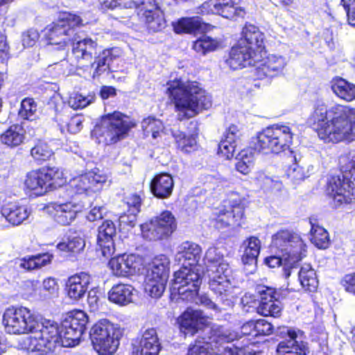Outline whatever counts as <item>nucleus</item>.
<instances>
[{
  "label": "nucleus",
  "mask_w": 355,
  "mask_h": 355,
  "mask_svg": "<svg viewBox=\"0 0 355 355\" xmlns=\"http://www.w3.org/2000/svg\"><path fill=\"white\" fill-rule=\"evenodd\" d=\"M309 122L324 142L355 141V109L349 106L338 104L328 109L324 103H318Z\"/></svg>",
  "instance_id": "obj_1"
},
{
  "label": "nucleus",
  "mask_w": 355,
  "mask_h": 355,
  "mask_svg": "<svg viewBox=\"0 0 355 355\" xmlns=\"http://www.w3.org/2000/svg\"><path fill=\"white\" fill-rule=\"evenodd\" d=\"M166 85V93L175 104L180 121L192 118L211 106V97L196 82L175 78Z\"/></svg>",
  "instance_id": "obj_2"
},
{
  "label": "nucleus",
  "mask_w": 355,
  "mask_h": 355,
  "mask_svg": "<svg viewBox=\"0 0 355 355\" xmlns=\"http://www.w3.org/2000/svg\"><path fill=\"white\" fill-rule=\"evenodd\" d=\"M342 175L330 178L327 183L328 194L336 207L351 205L355 208V153L339 157Z\"/></svg>",
  "instance_id": "obj_3"
},
{
  "label": "nucleus",
  "mask_w": 355,
  "mask_h": 355,
  "mask_svg": "<svg viewBox=\"0 0 355 355\" xmlns=\"http://www.w3.org/2000/svg\"><path fill=\"white\" fill-rule=\"evenodd\" d=\"M98 51L96 40L86 37L74 43L72 55L78 64H89L94 69L93 77L99 76L110 69V62L121 55V50L114 47Z\"/></svg>",
  "instance_id": "obj_4"
},
{
  "label": "nucleus",
  "mask_w": 355,
  "mask_h": 355,
  "mask_svg": "<svg viewBox=\"0 0 355 355\" xmlns=\"http://www.w3.org/2000/svg\"><path fill=\"white\" fill-rule=\"evenodd\" d=\"M135 125L136 122L130 117L119 112H114L102 116L93 133L99 143L110 145L125 138L128 131Z\"/></svg>",
  "instance_id": "obj_5"
},
{
  "label": "nucleus",
  "mask_w": 355,
  "mask_h": 355,
  "mask_svg": "<svg viewBox=\"0 0 355 355\" xmlns=\"http://www.w3.org/2000/svg\"><path fill=\"white\" fill-rule=\"evenodd\" d=\"M38 326L33 336L27 337L23 341V347L30 352H40L46 354L62 347L59 325L53 320L38 318Z\"/></svg>",
  "instance_id": "obj_6"
},
{
  "label": "nucleus",
  "mask_w": 355,
  "mask_h": 355,
  "mask_svg": "<svg viewBox=\"0 0 355 355\" xmlns=\"http://www.w3.org/2000/svg\"><path fill=\"white\" fill-rule=\"evenodd\" d=\"M293 132L286 125L275 124L263 129L254 138V148L263 154H279L289 148Z\"/></svg>",
  "instance_id": "obj_7"
},
{
  "label": "nucleus",
  "mask_w": 355,
  "mask_h": 355,
  "mask_svg": "<svg viewBox=\"0 0 355 355\" xmlns=\"http://www.w3.org/2000/svg\"><path fill=\"white\" fill-rule=\"evenodd\" d=\"M83 25L79 16L71 13H64L56 21L49 24L44 29V35L49 43L59 45L63 48L69 43H76L78 40L76 28Z\"/></svg>",
  "instance_id": "obj_8"
},
{
  "label": "nucleus",
  "mask_w": 355,
  "mask_h": 355,
  "mask_svg": "<svg viewBox=\"0 0 355 355\" xmlns=\"http://www.w3.org/2000/svg\"><path fill=\"white\" fill-rule=\"evenodd\" d=\"M39 316L26 306H10L3 314V324L9 334H29L35 331Z\"/></svg>",
  "instance_id": "obj_9"
},
{
  "label": "nucleus",
  "mask_w": 355,
  "mask_h": 355,
  "mask_svg": "<svg viewBox=\"0 0 355 355\" xmlns=\"http://www.w3.org/2000/svg\"><path fill=\"white\" fill-rule=\"evenodd\" d=\"M270 249L289 261L298 262L305 256L306 245L299 234L281 230L272 235Z\"/></svg>",
  "instance_id": "obj_10"
},
{
  "label": "nucleus",
  "mask_w": 355,
  "mask_h": 355,
  "mask_svg": "<svg viewBox=\"0 0 355 355\" xmlns=\"http://www.w3.org/2000/svg\"><path fill=\"white\" fill-rule=\"evenodd\" d=\"M121 331L117 325L104 319L92 328L90 337L94 349L101 354H113L119 345Z\"/></svg>",
  "instance_id": "obj_11"
},
{
  "label": "nucleus",
  "mask_w": 355,
  "mask_h": 355,
  "mask_svg": "<svg viewBox=\"0 0 355 355\" xmlns=\"http://www.w3.org/2000/svg\"><path fill=\"white\" fill-rule=\"evenodd\" d=\"M202 282L201 266H182L173 275L172 290L183 300H192Z\"/></svg>",
  "instance_id": "obj_12"
},
{
  "label": "nucleus",
  "mask_w": 355,
  "mask_h": 355,
  "mask_svg": "<svg viewBox=\"0 0 355 355\" xmlns=\"http://www.w3.org/2000/svg\"><path fill=\"white\" fill-rule=\"evenodd\" d=\"M63 183V173L56 167L31 171L27 173L24 181L26 189L34 191L36 195H42L49 189H55Z\"/></svg>",
  "instance_id": "obj_13"
},
{
  "label": "nucleus",
  "mask_w": 355,
  "mask_h": 355,
  "mask_svg": "<svg viewBox=\"0 0 355 355\" xmlns=\"http://www.w3.org/2000/svg\"><path fill=\"white\" fill-rule=\"evenodd\" d=\"M231 269L226 261L218 265L209 266L208 269L209 285L217 298L226 306L232 305L230 277Z\"/></svg>",
  "instance_id": "obj_14"
},
{
  "label": "nucleus",
  "mask_w": 355,
  "mask_h": 355,
  "mask_svg": "<svg viewBox=\"0 0 355 355\" xmlns=\"http://www.w3.org/2000/svg\"><path fill=\"white\" fill-rule=\"evenodd\" d=\"M214 215L218 227L240 226L244 216V199L237 193H231Z\"/></svg>",
  "instance_id": "obj_15"
},
{
  "label": "nucleus",
  "mask_w": 355,
  "mask_h": 355,
  "mask_svg": "<svg viewBox=\"0 0 355 355\" xmlns=\"http://www.w3.org/2000/svg\"><path fill=\"white\" fill-rule=\"evenodd\" d=\"M140 227L144 239L148 241H159L170 236L176 230L177 223L172 213L164 211L141 224Z\"/></svg>",
  "instance_id": "obj_16"
},
{
  "label": "nucleus",
  "mask_w": 355,
  "mask_h": 355,
  "mask_svg": "<svg viewBox=\"0 0 355 355\" xmlns=\"http://www.w3.org/2000/svg\"><path fill=\"white\" fill-rule=\"evenodd\" d=\"M107 180V177L104 173L92 171L73 178L70 181V186L77 193L89 195L100 191Z\"/></svg>",
  "instance_id": "obj_17"
},
{
  "label": "nucleus",
  "mask_w": 355,
  "mask_h": 355,
  "mask_svg": "<svg viewBox=\"0 0 355 355\" xmlns=\"http://www.w3.org/2000/svg\"><path fill=\"white\" fill-rule=\"evenodd\" d=\"M200 14H216L227 19L236 17H243L245 11L241 7H236L233 0H207L198 8Z\"/></svg>",
  "instance_id": "obj_18"
},
{
  "label": "nucleus",
  "mask_w": 355,
  "mask_h": 355,
  "mask_svg": "<svg viewBox=\"0 0 355 355\" xmlns=\"http://www.w3.org/2000/svg\"><path fill=\"white\" fill-rule=\"evenodd\" d=\"M288 339L280 342L277 348L279 355H309L310 349L308 343L304 340L303 331L294 329L287 330Z\"/></svg>",
  "instance_id": "obj_19"
},
{
  "label": "nucleus",
  "mask_w": 355,
  "mask_h": 355,
  "mask_svg": "<svg viewBox=\"0 0 355 355\" xmlns=\"http://www.w3.org/2000/svg\"><path fill=\"white\" fill-rule=\"evenodd\" d=\"M0 229L6 227V223L12 226H18L26 220L31 216V209L18 202L3 204L0 209Z\"/></svg>",
  "instance_id": "obj_20"
},
{
  "label": "nucleus",
  "mask_w": 355,
  "mask_h": 355,
  "mask_svg": "<svg viewBox=\"0 0 355 355\" xmlns=\"http://www.w3.org/2000/svg\"><path fill=\"white\" fill-rule=\"evenodd\" d=\"M108 265L114 275L126 277L138 272L142 266V262L135 254H123L112 258Z\"/></svg>",
  "instance_id": "obj_21"
},
{
  "label": "nucleus",
  "mask_w": 355,
  "mask_h": 355,
  "mask_svg": "<svg viewBox=\"0 0 355 355\" xmlns=\"http://www.w3.org/2000/svg\"><path fill=\"white\" fill-rule=\"evenodd\" d=\"M257 291L260 295V302L257 307L258 313L264 316L278 317L282 307L280 301L278 300L276 290L271 287L261 286L258 287Z\"/></svg>",
  "instance_id": "obj_22"
},
{
  "label": "nucleus",
  "mask_w": 355,
  "mask_h": 355,
  "mask_svg": "<svg viewBox=\"0 0 355 355\" xmlns=\"http://www.w3.org/2000/svg\"><path fill=\"white\" fill-rule=\"evenodd\" d=\"M131 3L126 8L135 7L139 9V15L144 19L149 29L158 31L164 27L162 19L157 15V5L155 0H132Z\"/></svg>",
  "instance_id": "obj_23"
},
{
  "label": "nucleus",
  "mask_w": 355,
  "mask_h": 355,
  "mask_svg": "<svg viewBox=\"0 0 355 355\" xmlns=\"http://www.w3.org/2000/svg\"><path fill=\"white\" fill-rule=\"evenodd\" d=\"M180 330L193 335L199 329L208 325L209 318L200 310L188 308L178 319Z\"/></svg>",
  "instance_id": "obj_24"
},
{
  "label": "nucleus",
  "mask_w": 355,
  "mask_h": 355,
  "mask_svg": "<svg viewBox=\"0 0 355 355\" xmlns=\"http://www.w3.org/2000/svg\"><path fill=\"white\" fill-rule=\"evenodd\" d=\"M258 59L259 55H255L253 51L247 48V46L238 42L231 49L226 63L230 68L236 70L247 66L254 65Z\"/></svg>",
  "instance_id": "obj_25"
},
{
  "label": "nucleus",
  "mask_w": 355,
  "mask_h": 355,
  "mask_svg": "<svg viewBox=\"0 0 355 355\" xmlns=\"http://www.w3.org/2000/svg\"><path fill=\"white\" fill-rule=\"evenodd\" d=\"M91 280V276L86 272H80L70 276L65 284L67 297L76 302L82 300L88 291Z\"/></svg>",
  "instance_id": "obj_26"
},
{
  "label": "nucleus",
  "mask_w": 355,
  "mask_h": 355,
  "mask_svg": "<svg viewBox=\"0 0 355 355\" xmlns=\"http://www.w3.org/2000/svg\"><path fill=\"white\" fill-rule=\"evenodd\" d=\"M287 59L279 54H269L256 68V75L258 78L274 77L282 73L287 64Z\"/></svg>",
  "instance_id": "obj_27"
},
{
  "label": "nucleus",
  "mask_w": 355,
  "mask_h": 355,
  "mask_svg": "<svg viewBox=\"0 0 355 355\" xmlns=\"http://www.w3.org/2000/svg\"><path fill=\"white\" fill-rule=\"evenodd\" d=\"M47 209L54 220L62 225L71 224L80 210V206L73 202L52 203L48 205Z\"/></svg>",
  "instance_id": "obj_28"
},
{
  "label": "nucleus",
  "mask_w": 355,
  "mask_h": 355,
  "mask_svg": "<svg viewBox=\"0 0 355 355\" xmlns=\"http://www.w3.org/2000/svg\"><path fill=\"white\" fill-rule=\"evenodd\" d=\"M239 43L253 51L255 55L264 49V35L259 28L251 24H246L242 29L241 37Z\"/></svg>",
  "instance_id": "obj_29"
},
{
  "label": "nucleus",
  "mask_w": 355,
  "mask_h": 355,
  "mask_svg": "<svg viewBox=\"0 0 355 355\" xmlns=\"http://www.w3.org/2000/svg\"><path fill=\"white\" fill-rule=\"evenodd\" d=\"M116 235V226L110 220H105L98 227L97 243L103 256L109 257L114 252L113 237Z\"/></svg>",
  "instance_id": "obj_30"
},
{
  "label": "nucleus",
  "mask_w": 355,
  "mask_h": 355,
  "mask_svg": "<svg viewBox=\"0 0 355 355\" xmlns=\"http://www.w3.org/2000/svg\"><path fill=\"white\" fill-rule=\"evenodd\" d=\"M202 249L195 243L185 241L178 245L175 261L182 266H200L198 262L201 258Z\"/></svg>",
  "instance_id": "obj_31"
},
{
  "label": "nucleus",
  "mask_w": 355,
  "mask_h": 355,
  "mask_svg": "<svg viewBox=\"0 0 355 355\" xmlns=\"http://www.w3.org/2000/svg\"><path fill=\"white\" fill-rule=\"evenodd\" d=\"M161 349L160 343L155 329L146 330L137 344H134V352L139 355H158Z\"/></svg>",
  "instance_id": "obj_32"
},
{
  "label": "nucleus",
  "mask_w": 355,
  "mask_h": 355,
  "mask_svg": "<svg viewBox=\"0 0 355 355\" xmlns=\"http://www.w3.org/2000/svg\"><path fill=\"white\" fill-rule=\"evenodd\" d=\"M173 179L168 173L155 175L151 180L150 188L152 193L158 198H168L173 190Z\"/></svg>",
  "instance_id": "obj_33"
},
{
  "label": "nucleus",
  "mask_w": 355,
  "mask_h": 355,
  "mask_svg": "<svg viewBox=\"0 0 355 355\" xmlns=\"http://www.w3.org/2000/svg\"><path fill=\"white\" fill-rule=\"evenodd\" d=\"M135 291V288L130 284H117L108 292V299L119 306H126L132 302Z\"/></svg>",
  "instance_id": "obj_34"
},
{
  "label": "nucleus",
  "mask_w": 355,
  "mask_h": 355,
  "mask_svg": "<svg viewBox=\"0 0 355 355\" xmlns=\"http://www.w3.org/2000/svg\"><path fill=\"white\" fill-rule=\"evenodd\" d=\"M26 139V132L19 124L9 126L0 135V141L8 148H14L22 144Z\"/></svg>",
  "instance_id": "obj_35"
},
{
  "label": "nucleus",
  "mask_w": 355,
  "mask_h": 355,
  "mask_svg": "<svg viewBox=\"0 0 355 355\" xmlns=\"http://www.w3.org/2000/svg\"><path fill=\"white\" fill-rule=\"evenodd\" d=\"M333 93L340 99L351 102L355 99V84L340 77L334 78L331 82Z\"/></svg>",
  "instance_id": "obj_36"
},
{
  "label": "nucleus",
  "mask_w": 355,
  "mask_h": 355,
  "mask_svg": "<svg viewBox=\"0 0 355 355\" xmlns=\"http://www.w3.org/2000/svg\"><path fill=\"white\" fill-rule=\"evenodd\" d=\"M254 321L252 320L241 326V334L234 331L223 330L216 337H212L209 339L211 340V341H216V343H219L220 344L225 342L230 343L241 338V335L254 337Z\"/></svg>",
  "instance_id": "obj_37"
},
{
  "label": "nucleus",
  "mask_w": 355,
  "mask_h": 355,
  "mask_svg": "<svg viewBox=\"0 0 355 355\" xmlns=\"http://www.w3.org/2000/svg\"><path fill=\"white\" fill-rule=\"evenodd\" d=\"M243 247L244 248L242 255L243 264H255L260 253V240L256 236H250L243 241Z\"/></svg>",
  "instance_id": "obj_38"
},
{
  "label": "nucleus",
  "mask_w": 355,
  "mask_h": 355,
  "mask_svg": "<svg viewBox=\"0 0 355 355\" xmlns=\"http://www.w3.org/2000/svg\"><path fill=\"white\" fill-rule=\"evenodd\" d=\"M169 270V260L166 256L161 254L156 257L148 270L146 275H151L154 279L161 280V278L165 279V281L168 278Z\"/></svg>",
  "instance_id": "obj_39"
},
{
  "label": "nucleus",
  "mask_w": 355,
  "mask_h": 355,
  "mask_svg": "<svg viewBox=\"0 0 355 355\" xmlns=\"http://www.w3.org/2000/svg\"><path fill=\"white\" fill-rule=\"evenodd\" d=\"M302 287L306 291L314 292L318 286L315 271L309 264H304L298 272Z\"/></svg>",
  "instance_id": "obj_40"
},
{
  "label": "nucleus",
  "mask_w": 355,
  "mask_h": 355,
  "mask_svg": "<svg viewBox=\"0 0 355 355\" xmlns=\"http://www.w3.org/2000/svg\"><path fill=\"white\" fill-rule=\"evenodd\" d=\"M66 322H62L60 327H59V334H60L61 345L64 347H71L79 344L83 333L73 328L72 326L68 327Z\"/></svg>",
  "instance_id": "obj_41"
},
{
  "label": "nucleus",
  "mask_w": 355,
  "mask_h": 355,
  "mask_svg": "<svg viewBox=\"0 0 355 355\" xmlns=\"http://www.w3.org/2000/svg\"><path fill=\"white\" fill-rule=\"evenodd\" d=\"M172 26L176 33H193L202 29V23L198 17H182Z\"/></svg>",
  "instance_id": "obj_42"
},
{
  "label": "nucleus",
  "mask_w": 355,
  "mask_h": 355,
  "mask_svg": "<svg viewBox=\"0 0 355 355\" xmlns=\"http://www.w3.org/2000/svg\"><path fill=\"white\" fill-rule=\"evenodd\" d=\"M52 256L48 253L39 254L35 256H27L19 260V267L26 270L39 269L51 261Z\"/></svg>",
  "instance_id": "obj_43"
},
{
  "label": "nucleus",
  "mask_w": 355,
  "mask_h": 355,
  "mask_svg": "<svg viewBox=\"0 0 355 355\" xmlns=\"http://www.w3.org/2000/svg\"><path fill=\"white\" fill-rule=\"evenodd\" d=\"M173 137L179 149L185 153H191L197 150V136L195 135H186L180 131L172 132Z\"/></svg>",
  "instance_id": "obj_44"
},
{
  "label": "nucleus",
  "mask_w": 355,
  "mask_h": 355,
  "mask_svg": "<svg viewBox=\"0 0 355 355\" xmlns=\"http://www.w3.org/2000/svg\"><path fill=\"white\" fill-rule=\"evenodd\" d=\"M236 159V171L243 175L248 174L251 171L254 164V155L252 150L251 149L242 150L238 154Z\"/></svg>",
  "instance_id": "obj_45"
},
{
  "label": "nucleus",
  "mask_w": 355,
  "mask_h": 355,
  "mask_svg": "<svg viewBox=\"0 0 355 355\" xmlns=\"http://www.w3.org/2000/svg\"><path fill=\"white\" fill-rule=\"evenodd\" d=\"M31 156L37 163L42 164L54 156L53 150L44 141H39L31 149Z\"/></svg>",
  "instance_id": "obj_46"
},
{
  "label": "nucleus",
  "mask_w": 355,
  "mask_h": 355,
  "mask_svg": "<svg viewBox=\"0 0 355 355\" xmlns=\"http://www.w3.org/2000/svg\"><path fill=\"white\" fill-rule=\"evenodd\" d=\"M141 128L146 137L151 135L153 139L160 137L164 129L162 121L153 116H148L143 119Z\"/></svg>",
  "instance_id": "obj_47"
},
{
  "label": "nucleus",
  "mask_w": 355,
  "mask_h": 355,
  "mask_svg": "<svg viewBox=\"0 0 355 355\" xmlns=\"http://www.w3.org/2000/svg\"><path fill=\"white\" fill-rule=\"evenodd\" d=\"M85 246V240L79 236H69L66 241L59 243L57 248L62 252L80 253Z\"/></svg>",
  "instance_id": "obj_48"
},
{
  "label": "nucleus",
  "mask_w": 355,
  "mask_h": 355,
  "mask_svg": "<svg viewBox=\"0 0 355 355\" xmlns=\"http://www.w3.org/2000/svg\"><path fill=\"white\" fill-rule=\"evenodd\" d=\"M151 275H146L145 291L152 297L158 298L163 294L167 281L163 278L161 280L155 279Z\"/></svg>",
  "instance_id": "obj_49"
},
{
  "label": "nucleus",
  "mask_w": 355,
  "mask_h": 355,
  "mask_svg": "<svg viewBox=\"0 0 355 355\" xmlns=\"http://www.w3.org/2000/svg\"><path fill=\"white\" fill-rule=\"evenodd\" d=\"M64 321L66 322V325H69L68 327L71 325L83 334L86 324L88 322V317L84 311L75 310L70 312L64 319Z\"/></svg>",
  "instance_id": "obj_50"
},
{
  "label": "nucleus",
  "mask_w": 355,
  "mask_h": 355,
  "mask_svg": "<svg viewBox=\"0 0 355 355\" xmlns=\"http://www.w3.org/2000/svg\"><path fill=\"white\" fill-rule=\"evenodd\" d=\"M311 241L318 248L326 249L329 244V234L325 229L319 225H311Z\"/></svg>",
  "instance_id": "obj_51"
},
{
  "label": "nucleus",
  "mask_w": 355,
  "mask_h": 355,
  "mask_svg": "<svg viewBox=\"0 0 355 355\" xmlns=\"http://www.w3.org/2000/svg\"><path fill=\"white\" fill-rule=\"evenodd\" d=\"M219 46V42L208 36H203L193 44V49L197 53L205 55L207 53L216 51Z\"/></svg>",
  "instance_id": "obj_52"
},
{
  "label": "nucleus",
  "mask_w": 355,
  "mask_h": 355,
  "mask_svg": "<svg viewBox=\"0 0 355 355\" xmlns=\"http://www.w3.org/2000/svg\"><path fill=\"white\" fill-rule=\"evenodd\" d=\"M127 205L129 207L128 211L130 212V220L128 221L125 218L128 217L125 215L121 216L119 219L121 223H126L129 225L135 226L136 220V215L140 211L141 199L137 195H132L127 198Z\"/></svg>",
  "instance_id": "obj_53"
},
{
  "label": "nucleus",
  "mask_w": 355,
  "mask_h": 355,
  "mask_svg": "<svg viewBox=\"0 0 355 355\" xmlns=\"http://www.w3.org/2000/svg\"><path fill=\"white\" fill-rule=\"evenodd\" d=\"M254 182L257 186L264 189H280L281 182L277 179L268 176L265 172L257 171L254 175Z\"/></svg>",
  "instance_id": "obj_54"
},
{
  "label": "nucleus",
  "mask_w": 355,
  "mask_h": 355,
  "mask_svg": "<svg viewBox=\"0 0 355 355\" xmlns=\"http://www.w3.org/2000/svg\"><path fill=\"white\" fill-rule=\"evenodd\" d=\"M283 261L286 263L283 268L284 275L285 278H288L291 275V270L293 269L292 266L296 262L289 261V260L286 259L282 254L278 253V254L267 257L265 259V263L270 268H275L279 266Z\"/></svg>",
  "instance_id": "obj_55"
},
{
  "label": "nucleus",
  "mask_w": 355,
  "mask_h": 355,
  "mask_svg": "<svg viewBox=\"0 0 355 355\" xmlns=\"http://www.w3.org/2000/svg\"><path fill=\"white\" fill-rule=\"evenodd\" d=\"M37 111V104L33 98H24L21 103L19 116L24 120H33Z\"/></svg>",
  "instance_id": "obj_56"
},
{
  "label": "nucleus",
  "mask_w": 355,
  "mask_h": 355,
  "mask_svg": "<svg viewBox=\"0 0 355 355\" xmlns=\"http://www.w3.org/2000/svg\"><path fill=\"white\" fill-rule=\"evenodd\" d=\"M94 100V96L92 95L85 96L81 94L73 93L69 96L68 103L71 108L77 110L87 107L92 103Z\"/></svg>",
  "instance_id": "obj_57"
},
{
  "label": "nucleus",
  "mask_w": 355,
  "mask_h": 355,
  "mask_svg": "<svg viewBox=\"0 0 355 355\" xmlns=\"http://www.w3.org/2000/svg\"><path fill=\"white\" fill-rule=\"evenodd\" d=\"M42 291L45 299L57 297L59 294V285L53 277H47L42 282Z\"/></svg>",
  "instance_id": "obj_58"
},
{
  "label": "nucleus",
  "mask_w": 355,
  "mask_h": 355,
  "mask_svg": "<svg viewBox=\"0 0 355 355\" xmlns=\"http://www.w3.org/2000/svg\"><path fill=\"white\" fill-rule=\"evenodd\" d=\"M211 343L205 340H196L188 351L187 355H213Z\"/></svg>",
  "instance_id": "obj_59"
},
{
  "label": "nucleus",
  "mask_w": 355,
  "mask_h": 355,
  "mask_svg": "<svg viewBox=\"0 0 355 355\" xmlns=\"http://www.w3.org/2000/svg\"><path fill=\"white\" fill-rule=\"evenodd\" d=\"M238 146L234 142L223 138L218 144V153L226 159H230L233 157Z\"/></svg>",
  "instance_id": "obj_60"
},
{
  "label": "nucleus",
  "mask_w": 355,
  "mask_h": 355,
  "mask_svg": "<svg viewBox=\"0 0 355 355\" xmlns=\"http://www.w3.org/2000/svg\"><path fill=\"white\" fill-rule=\"evenodd\" d=\"M205 260L211 266L218 265L220 262L225 261L223 258V253L220 249L215 246L207 249L205 255Z\"/></svg>",
  "instance_id": "obj_61"
},
{
  "label": "nucleus",
  "mask_w": 355,
  "mask_h": 355,
  "mask_svg": "<svg viewBox=\"0 0 355 355\" xmlns=\"http://www.w3.org/2000/svg\"><path fill=\"white\" fill-rule=\"evenodd\" d=\"M287 175L294 182L302 181L309 176L307 171L297 164H293L289 167Z\"/></svg>",
  "instance_id": "obj_62"
},
{
  "label": "nucleus",
  "mask_w": 355,
  "mask_h": 355,
  "mask_svg": "<svg viewBox=\"0 0 355 355\" xmlns=\"http://www.w3.org/2000/svg\"><path fill=\"white\" fill-rule=\"evenodd\" d=\"M243 137L242 130L240 128L234 124L230 125L225 132L224 133L223 138L239 145L241 142Z\"/></svg>",
  "instance_id": "obj_63"
},
{
  "label": "nucleus",
  "mask_w": 355,
  "mask_h": 355,
  "mask_svg": "<svg viewBox=\"0 0 355 355\" xmlns=\"http://www.w3.org/2000/svg\"><path fill=\"white\" fill-rule=\"evenodd\" d=\"M254 337L259 336H267L272 333V325L266 320H258L254 321Z\"/></svg>",
  "instance_id": "obj_64"
}]
</instances>
